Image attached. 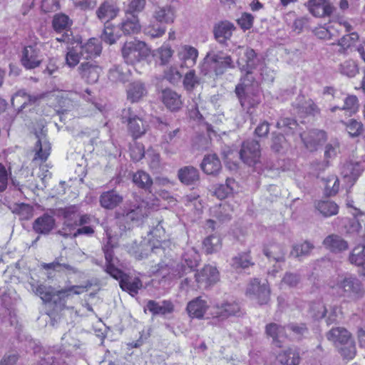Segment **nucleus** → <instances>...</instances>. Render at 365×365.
Segmentation results:
<instances>
[{"instance_id":"f257e3e1","label":"nucleus","mask_w":365,"mask_h":365,"mask_svg":"<svg viewBox=\"0 0 365 365\" xmlns=\"http://www.w3.org/2000/svg\"><path fill=\"white\" fill-rule=\"evenodd\" d=\"M332 293L351 300L361 299L365 294L362 282L354 275H339L328 283Z\"/></svg>"},{"instance_id":"f03ea898","label":"nucleus","mask_w":365,"mask_h":365,"mask_svg":"<svg viewBox=\"0 0 365 365\" xmlns=\"http://www.w3.org/2000/svg\"><path fill=\"white\" fill-rule=\"evenodd\" d=\"M31 288V291L37 296H39L44 302H49L53 300L56 302L54 298L57 297L59 299H65L71 295L80 294L88 290L91 287L92 284L88 282L85 285H73L68 288L63 289L61 290L55 292L53 288L41 284H36L34 282H29Z\"/></svg>"},{"instance_id":"7ed1b4c3","label":"nucleus","mask_w":365,"mask_h":365,"mask_svg":"<svg viewBox=\"0 0 365 365\" xmlns=\"http://www.w3.org/2000/svg\"><path fill=\"white\" fill-rule=\"evenodd\" d=\"M162 220H157L156 225L153 223L150 231L148 232L150 242L153 241V244L155 242L160 243L166 240L167 235L165 230L162 225ZM158 245H153L151 246L148 243L144 242L140 243L138 247H131L129 250V252L134 256L137 259H142L148 255L150 251H153L155 249H158Z\"/></svg>"},{"instance_id":"20e7f679","label":"nucleus","mask_w":365,"mask_h":365,"mask_svg":"<svg viewBox=\"0 0 365 365\" xmlns=\"http://www.w3.org/2000/svg\"><path fill=\"white\" fill-rule=\"evenodd\" d=\"M204 61L205 62L201 68L204 75L209 73L208 66L213 69L216 75L224 73L227 68H235L232 57L224 53L222 51H210L207 53Z\"/></svg>"},{"instance_id":"39448f33","label":"nucleus","mask_w":365,"mask_h":365,"mask_svg":"<svg viewBox=\"0 0 365 365\" xmlns=\"http://www.w3.org/2000/svg\"><path fill=\"white\" fill-rule=\"evenodd\" d=\"M121 52L125 63L132 65L144 61L150 53L145 43L140 41L125 42L122 47Z\"/></svg>"},{"instance_id":"423d86ee","label":"nucleus","mask_w":365,"mask_h":365,"mask_svg":"<svg viewBox=\"0 0 365 365\" xmlns=\"http://www.w3.org/2000/svg\"><path fill=\"white\" fill-rule=\"evenodd\" d=\"M150 212L148 202L145 200L136 201L133 204H126L123 209L115 212L118 220L126 222L139 221L146 217Z\"/></svg>"},{"instance_id":"0eeeda50","label":"nucleus","mask_w":365,"mask_h":365,"mask_svg":"<svg viewBox=\"0 0 365 365\" xmlns=\"http://www.w3.org/2000/svg\"><path fill=\"white\" fill-rule=\"evenodd\" d=\"M246 296L259 304H267L270 299L271 289L267 282H262L254 278L250 281L246 289Z\"/></svg>"},{"instance_id":"6e6552de","label":"nucleus","mask_w":365,"mask_h":365,"mask_svg":"<svg viewBox=\"0 0 365 365\" xmlns=\"http://www.w3.org/2000/svg\"><path fill=\"white\" fill-rule=\"evenodd\" d=\"M234 53L239 56L237 60L239 68L246 73V77L244 78L248 80L252 70L257 67L259 61L257 53L252 48L242 46L237 48Z\"/></svg>"},{"instance_id":"1a4fd4ad","label":"nucleus","mask_w":365,"mask_h":365,"mask_svg":"<svg viewBox=\"0 0 365 365\" xmlns=\"http://www.w3.org/2000/svg\"><path fill=\"white\" fill-rule=\"evenodd\" d=\"M242 82L235 88V93L239 98L240 104L244 109L249 110L259 105L261 98L258 91L251 93L250 82L251 79H241Z\"/></svg>"},{"instance_id":"9d476101","label":"nucleus","mask_w":365,"mask_h":365,"mask_svg":"<svg viewBox=\"0 0 365 365\" xmlns=\"http://www.w3.org/2000/svg\"><path fill=\"white\" fill-rule=\"evenodd\" d=\"M199 255L193 247L188 248L182 255V262L185 264H177L173 271V275L180 278L190 272L193 268L197 266Z\"/></svg>"},{"instance_id":"9b49d317","label":"nucleus","mask_w":365,"mask_h":365,"mask_svg":"<svg viewBox=\"0 0 365 365\" xmlns=\"http://www.w3.org/2000/svg\"><path fill=\"white\" fill-rule=\"evenodd\" d=\"M72 24L69 17L63 14H56L52 21V26L57 33H63L61 36L56 37V40L58 42L70 43L73 37L69 28Z\"/></svg>"},{"instance_id":"f8f14e48","label":"nucleus","mask_w":365,"mask_h":365,"mask_svg":"<svg viewBox=\"0 0 365 365\" xmlns=\"http://www.w3.org/2000/svg\"><path fill=\"white\" fill-rule=\"evenodd\" d=\"M62 348L60 350L61 356H83L86 354V345L79 340L71 337L69 334H65L61 339Z\"/></svg>"},{"instance_id":"ddd939ff","label":"nucleus","mask_w":365,"mask_h":365,"mask_svg":"<svg viewBox=\"0 0 365 365\" xmlns=\"http://www.w3.org/2000/svg\"><path fill=\"white\" fill-rule=\"evenodd\" d=\"M43 59L40 45L35 43L24 47L21 62L26 68L32 69L39 66Z\"/></svg>"},{"instance_id":"4468645a","label":"nucleus","mask_w":365,"mask_h":365,"mask_svg":"<svg viewBox=\"0 0 365 365\" xmlns=\"http://www.w3.org/2000/svg\"><path fill=\"white\" fill-rule=\"evenodd\" d=\"M242 160L248 165H254L259 162L261 156L260 145L255 140H247L243 143L240 151Z\"/></svg>"},{"instance_id":"2eb2a0df","label":"nucleus","mask_w":365,"mask_h":365,"mask_svg":"<svg viewBox=\"0 0 365 365\" xmlns=\"http://www.w3.org/2000/svg\"><path fill=\"white\" fill-rule=\"evenodd\" d=\"M302 140L307 150H317L327 140V134L322 130H311L300 134Z\"/></svg>"},{"instance_id":"dca6fc26","label":"nucleus","mask_w":365,"mask_h":365,"mask_svg":"<svg viewBox=\"0 0 365 365\" xmlns=\"http://www.w3.org/2000/svg\"><path fill=\"white\" fill-rule=\"evenodd\" d=\"M123 119L128 123V130L134 138L144 135L148 130V125L142 118L131 113L130 110H125Z\"/></svg>"},{"instance_id":"f3484780","label":"nucleus","mask_w":365,"mask_h":365,"mask_svg":"<svg viewBox=\"0 0 365 365\" xmlns=\"http://www.w3.org/2000/svg\"><path fill=\"white\" fill-rule=\"evenodd\" d=\"M305 6L311 14L318 18L330 16L334 9L329 0H308Z\"/></svg>"},{"instance_id":"a211bd4d","label":"nucleus","mask_w":365,"mask_h":365,"mask_svg":"<svg viewBox=\"0 0 365 365\" xmlns=\"http://www.w3.org/2000/svg\"><path fill=\"white\" fill-rule=\"evenodd\" d=\"M195 276L199 287L204 288L212 286L220 279L219 272L215 267L211 265L205 266Z\"/></svg>"},{"instance_id":"6ab92c4d","label":"nucleus","mask_w":365,"mask_h":365,"mask_svg":"<svg viewBox=\"0 0 365 365\" xmlns=\"http://www.w3.org/2000/svg\"><path fill=\"white\" fill-rule=\"evenodd\" d=\"M178 58L180 62V67L192 68L197 63L198 51L190 45H181L177 51Z\"/></svg>"},{"instance_id":"aec40b11","label":"nucleus","mask_w":365,"mask_h":365,"mask_svg":"<svg viewBox=\"0 0 365 365\" xmlns=\"http://www.w3.org/2000/svg\"><path fill=\"white\" fill-rule=\"evenodd\" d=\"M145 309L148 310L154 316L166 317L173 314L175 310V307L173 302L170 300L158 302L149 300L146 304Z\"/></svg>"},{"instance_id":"412c9836","label":"nucleus","mask_w":365,"mask_h":365,"mask_svg":"<svg viewBox=\"0 0 365 365\" xmlns=\"http://www.w3.org/2000/svg\"><path fill=\"white\" fill-rule=\"evenodd\" d=\"M81 77L88 83H96L99 78L101 68L95 62L82 63L78 68Z\"/></svg>"},{"instance_id":"4be33fe9","label":"nucleus","mask_w":365,"mask_h":365,"mask_svg":"<svg viewBox=\"0 0 365 365\" xmlns=\"http://www.w3.org/2000/svg\"><path fill=\"white\" fill-rule=\"evenodd\" d=\"M36 138L38 140L34 148L35 155L33 160L44 162L51 153V144L48 141L43 130H42L40 135H36Z\"/></svg>"},{"instance_id":"5701e85b","label":"nucleus","mask_w":365,"mask_h":365,"mask_svg":"<svg viewBox=\"0 0 365 365\" xmlns=\"http://www.w3.org/2000/svg\"><path fill=\"white\" fill-rule=\"evenodd\" d=\"M153 19L163 24H173L176 17L175 9L166 4L163 6H157L153 13Z\"/></svg>"},{"instance_id":"b1692460","label":"nucleus","mask_w":365,"mask_h":365,"mask_svg":"<svg viewBox=\"0 0 365 365\" xmlns=\"http://www.w3.org/2000/svg\"><path fill=\"white\" fill-rule=\"evenodd\" d=\"M55 219L48 214H43L37 217L33 222V230L40 235H48L54 228Z\"/></svg>"},{"instance_id":"393cba45","label":"nucleus","mask_w":365,"mask_h":365,"mask_svg":"<svg viewBox=\"0 0 365 365\" xmlns=\"http://www.w3.org/2000/svg\"><path fill=\"white\" fill-rule=\"evenodd\" d=\"M215 311L214 314L215 317H242L243 312L241 310L240 306L237 303H225L220 306H216L215 307Z\"/></svg>"},{"instance_id":"a878e982","label":"nucleus","mask_w":365,"mask_h":365,"mask_svg":"<svg viewBox=\"0 0 365 365\" xmlns=\"http://www.w3.org/2000/svg\"><path fill=\"white\" fill-rule=\"evenodd\" d=\"M266 334L272 339V344L279 348L282 346L287 337L285 327L275 323H270L266 326Z\"/></svg>"},{"instance_id":"bb28decb","label":"nucleus","mask_w":365,"mask_h":365,"mask_svg":"<svg viewBox=\"0 0 365 365\" xmlns=\"http://www.w3.org/2000/svg\"><path fill=\"white\" fill-rule=\"evenodd\" d=\"M119 26L125 35L137 34L141 29L139 19L136 14H125Z\"/></svg>"},{"instance_id":"cd10ccee","label":"nucleus","mask_w":365,"mask_h":365,"mask_svg":"<svg viewBox=\"0 0 365 365\" xmlns=\"http://www.w3.org/2000/svg\"><path fill=\"white\" fill-rule=\"evenodd\" d=\"M200 167L206 174L216 175L221 170L222 165L216 154H210L204 157Z\"/></svg>"},{"instance_id":"c85d7f7f","label":"nucleus","mask_w":365,"mask_h":365,"mask_svg":"<svg viewBox=\"0 0 365 365\" xmlns=\"http://www.w3.org/2000/svg\"><path fill=\"white\" fill-rule=\"evenodd\" d=\"M324 246L334 252H340L346 250L348 242L337 235H330L323 241Z\"/></svg>"},{"instance_id":"c756f323","label":"nucleus","mask_w":365,"mask_h":365,"mask_svg":"<svg viewBox=\"0 0 365 365\" xmlns=\"http://www.w3.org/2000/svg\"><path fill=\"white\" fill-rule=\"evenodd\" d=\"M180 181L187 185H194L200 179L197 169L193 166H185L178 172Z\"/></svg>"},{"instance_id":"7c9ffc66","label":"nucleus","mask_w":365,"mask_h":365,"mask_svg":"<svg viewBox=\"0 0 365 365\" xmlns=\"http://www.w3.org/2000/svg\"><path fill=\"white\" fill-rule=\"evenodd\" d=\"M81 54L83 58L88 59L98 56L101 52V46L97 38H90L85 44L79 45Z\"/></svg>"},{"instance_id":"2f4dec72","label":"nucleus","mask_w":365,"mask_h":365,"mask_svg":"<svg viewBox=\"0 0 365 365\" xmlns=\"http://www.w3.org/2000/svg\"><path fill=\"white\" fill-rule=\"evenodd\" d=\"M277 359L282 365H299L301 357L297 349L288 348L279 353Z\"/></svg>"},{"instance_id":"473e14b6","label":"nucleus","mask_w":365,"mask_h":365,"mask_svg":"<svg viewBox=\"0 0 365 365\" xmlns=\"http://www.w3.org/2000/svg\"><path fill=\"white\" fill-rule=\"evenodd\" d=\"M162 98L165 106L171 110H178L182 105L180 95L171 89L164 90Z\"/></svg>"},{"instance_id":"72a5a7b5","label":"nucleus","mask_w":365,"mask_h":365,"mask_svg":"<svg viewBox=\"0 0 365 365\" xmlns=\"http://www.w3.org/2000/svg\"><path fill=\"white\" fill-rule=\"evenodd\" d=\"M123 197L114 190L103 192L100 196L101 205L106 209L113 210L123 202Z\"/></svg>"},{"instance_id":"f704fd0d","label":"nucleus","mask_w":365,"mask_h":365,"mask_svg":"<svg viewBox=\"0 0 365 365\" xmlns=\"http://www.w3.org/2000/svg\"><path fill=\"white\" fill-rule=\"evenodd\" d=\"M146 94L147 89L141 81L133 82L127 88L128 99L132 103L138 102Z\"/></svg>"},{"instance_id":"c9c22d12","label":"nucleus","mask_w":365,"mask_h":365,"mask_svg":"<svg viewBox=\"0 0 365 365\" xmlns=\"http://www.w3.org/2000/svg\"><path fill=\"white\" fill-rule=\"evenodd\" d=\"M351 338V334L343 327L332 328L327 333V339L337 348Z\"/></svg>"},{"instance_id":"e433bc0d","label":"nucleus","mask_w":365,"mask_h":365,"mask_svg":"<svg viewBox=\"0 0 365 365\" xmlns=\"http://www.w3.org/2000/svg\"><path fill=\"white\" fill-rule=\"evenodd\" d=\"M207 308V302L200 297L192 300L187 304V311L192 318H202Z\"/></svg>"},{"instance_id":"4c0bfd02","label":"nucleus","mask_w":365,"mask_h":365,"mask_svg":"<svg viewBox=\"0 0 365 365\" xmlns=\"http://www.w3.org/2000/svg\"><path fill=\"white\" fill-rule=\"evenodd\" d=\"M119 284L123 291L128 292L132 296L136 294L143 287V283L139 278L131 277L128 275L124 277L121 282H119Z\"/></svg>"},{"instance_id":"58836bf2","label":"nucleus","mask_w":365,"mask_h":365,"mask_svg":"<svg viewBox=\"0 0 365 365\" xmlns=\"http://www.w3.org/2000/svg\"><path fill=\"white\" fill-rule=\"evenodd\" d=\"M298 103L295 104L299 113L316 115L319 114L320 109L311 99L305 100L304 96L298 98Z\"/></svg>"},{"instance_id":"ea45409f","label":"nucleus","mask_w":365,"mask_h":365,"mask_svg":"<svg viewBox=\"0 0 365 365\" xmlns=\"http://www.w3.org/2000/svg\"><path fill=\"white\" fill-rule=\"evenodd\" d=\"M314 246L309 241L297 243L293 245L290 255L299 260L310 255Z\"/></svg>"},{"instance_id":"a19ab883","label":"nucleus","mask_w":365,"mask_h":365,"mask_svg":"<svg viewBox=\"0 0 365 365\" xmlns=\"http://www.w3.org/2000/svg\"><path fill=\"white\" fill-rule=\"evenodd\" d=\"M338 71L342 76L353 78L359 73V68L356 61L349 58L338 65Z\"/></svg>"},{"instance_id":"79ce46f5","label":"nucleus","mask_w":365,"mask_h":365,"mask_svg":"<svg viewBox=\"0 0 365 365\" xmlns=\"http://www.w3.org/2000/svg\"><path fill=\"white\" fill-rule=\"evenodd\" d=\"M263 252L269 260L279 262L285 260V250L280 245L273 244L266 247L264 248Z\"/></svg>"},{"instance_id":"37998d69","label":"nucleus","mask_w":365,"mask_h":365,"mask_svg":"<svg viewBox=\"0 0 365 365\" xmlns=\"http://www.w3.org/2000/svg\"><path fill=\"white\" fill-rule=\"evenodd\" d=\"M234 26L229 22H222L215 28V37L218 42L224 43L232 34Z\"/></svg>"},{"instance_id":"c03bdc74","label":"nucleus","mask_w":365,"mask_h":365,"mask_svg":"<svg viewBox=\"0 0 365 365\" xmlns=\"http://www.w3.org/2000/svg\"><path fill=\"white\" fill-rule=\"evenodd\" d=\"M316 209L324 217L336 215L339 212V206L331 200H319L315 203Z\"/></svg>"},{"instance_id":"a18cd8bd","label":"nucleus","mask_w":365,"mask_h":365,"mask_svg":"<svg viewBox=\"0 0 365 365\" xmlns=\"http://www.w3.org/2000/svg\"><path fill=\"white\" fill-rule=\"evenodd\" d=\"M119 10L114 6L105 2L102 4L96 11V15L101 21L109 22L117 16Z\"/></svg>"},{"instance_id":"49530a36","label":"nucleus","mask_w":365,"mask_h":365,"mask_svg":"<svg viewBox=\"0 0 365 365\" xmlns=\"http://www.w3.org/2000/svg\"><path fill=\"white\" fill-rule=\"evenodd\" d=\"M166 31V28L163 24L155 21H150L148 24L145 25L143 32L146 36L152 38H160L163 36Z\"/></svg>"},{"instance_id":"de8ad7c7","label":"nucleus","mask_w":365,"mask_h":365,"mask_svg":"<svg viewBox=\"0 0 365 365\" xmlns=\"http://www.w3.org/2000/svg\"><path fill=\"white\" fill-rule=\"evenodd\" d=\"M348 260L350 264L357 267L365 264V246L359 245L349 253Z\"/></svg>"},{"instance_id":"09e8293b","label":"nucleus","mask_w":365,"mask_h":365,"mask_svg":"<svg viewBox=\"0 0 365 365\" xmlns=\"http://www.w3.org/2000/svg\"><path fill=\"white\" fill-rule=\"evenodd\" d=\"M133 182L140 188L149 189L153 185L150 175L143 170H138L133 175Z\"/></svg>"},{"instance_id":"8fccbe9b","label":"nucleus","mask_w":365,"mask_h":365,"mask_svg":"<svg viewBox=\"0 0 365 365\" xmlns=\"http://www.w3.org/2000/svg\"><path fill=\"white\" fill-rule=\"evenodd\" d=\"M235 185L236 182L234 179L227 178L225 184L219 185L216 187L215 195L220 200L225 199L234 191Z\"/></svg>"},{"instance_id":"3c124183","label":"nucleus","mask_w":365,"mask_h":365,"mask_svg":"<svg viewBox=\"0 0 365 365\" xmlns=\"http://www.w3.org/2000/svg\"><path fill=\"white\" fill-rule=\"evenodd\" d=\"M231 264L234 269H238L247 268L252 266L254 263L252 261L250 252H244L233 257Z\"/></svg>"},{"instance_id":"603ef678","label":"nucleus","mask_w":365,"mask_h":365,"mask_svg":"<svg viewBox=\"0 0 365 365\" xmlns=\"http://www.w3.org/2000/svg\"><path fill=\"white\" fill-rule=\"evenodd\" d=\"M341 356L347 360L352 359L356 353V345L354 340L351 338L346 342L336 348Z\"/></svg>"},{"instance_id":"864d4df0","label":"nucleus","mask_w":365,"mask_h":365,"mask_svg":"<svg viewBox=\"0 0 365 365\" xmlns=\"http://www.w3.org/2000/svg\"><path fill=\"white\" fill-rule=\"evenodd\" d=\"M117 28L109 22H106L104 26L103 31L101 34V39L109 43H114L116 40L120 37V34L116 31Z\"/></svg>"},{"instance_id":"5fc2aeb1","label":"nucleus","mask_w":365,"mask_h":365,"mask_svg":"<svg viewBox=\"0 0 365 365\" xmlns=\"http://www.w3.org/2000/svg\"><path fill=\"white\" fill-rule=\"evenodd\" d=\"M325 193L327 195H336L339 189V180L336 175H331L324 178Z\"/></svg>"},{"instance_id":"6e6d98bb","label":"nucleus","mask_w":365,"mask_h":365,"mask_svg":"<svg viewBox=\"0 0 365 365\" xmlns=\"http://www.w3.org/2000/svg\"><path fill=\"white\" fill-rule=\"evenodd\" d=\"M221 239L219 236L211 235L203 241V248L207 254L217 252L221 248Z\"/></svg>"},{"instance_id":"4d7b16f0","label":"nucleus","mask_w":365,"mask_h":365,"mask_svg":"<svg viewBox=\"0 0 365 365\" xmlns=\"http://www.w3.org/2000/svg\"><path fill=\"white\" fill-rule=\"evenodd\" d=\"M159 126L160 129L165 133L163 135V143L170 144L176 142L180 132L179 128L170 130L169 125L167 123H160Z\"/></svg>"},{"instance_id":"13d9d810","label":"nucleus","mask_w":365,"mask_h":365,"mask_svg":"<svg viewBox=\"0 0 365 365\" xmlns=\"http://www.w3.org/2000/svg\"><path fill=\"white\" fill-rule=\"evenodd\" d=\"M358 38L359 36L355 32L344 35L338 41L337 44L341 47L338 52L339 53H344L349 48L357 41Z\"/></svg>"},{"instance_id":"bf43d9fd","label":"nucleus","mask_w":365,"mask_h":365,"mask_svg":"<svg viewBox=\"0 0 365 365\" xmlns=\"http://www.w3.org/2000/svg\"><path fill=\"white\" fill-rule=\"evenodd\" d=\"M128 71L120 65H115L109 71L108 78L113 82H123L127 79Z\"/></svg>"},{"instance_id":"052dcab7","label":"nucleus","mask_w":365,"mask_h":365,"mask_svg":"<svg viewBox=\"0 0 365 365\" xmlns=\"http://www.w3.org/2000/svg\"><path fill=\"white\" fill-rule=\"evenodd\" d=\"M173 52L169 45H163L155 51V56L160 59L161 65H166L170 62Z\"/></svg>"},{"instance_id":"680f3d73","label":"nucleus","mask_w":365,"mask_h":365,"mask_svg":"<svg viewBox=\"0 0 365 365\" xmlns=\"http://www.w3.org/2000/svg\"><path fill=\"white\" fill-rule=\"evenodd\" d=\"M81 56L78 43L75 47L68 49L66 56V64L70 67L76 66L79 63Z\"/></svg>"},{"instance_id":"e2e57ef3","label":"nucleus","mask_w":365,"mask_h":365,"mask_svg":"<svg viewBox=\"0 0 365 365\" xmlns=\"http://www.w3.org/2000/svg\"><path fill=\"white\" fill-rule=\"evenodd\" d=\"M297 123L294 119L282 118L277 123V128L282 130L287 135L293 134L297 128Z\"/></svg>"},{"instance_id":"0e129e2a","label":"nucleus","mask_w":365,"mask_h":365,"mask_svg":"<svg viewBox=\"0 0 365 365\" xmlns=\"http://www.w3.org/2000/svg\"><path fill=\"white\" fill-rule=\"evenodd\" d=\"M145 5V0H128L125 14L138 15L144 10Z\"/></svg>"},{"instance_id":"69168bd1","label":"nucleus","mask_w":365,"mask_h":365,"mask_svg":"<svg viewBox=\"0 0 365 365\" xmlns=\"http://www.w3.org/2000/svg\"><path fill=\"white\" fill-rule=\"evenodd\" d=\"M287 145V143L283 135L272 133L271 149L274 152L280 153L286 148Z\"/></svg>"},{"instance_id":"338daca9","label":"nucleus","mask_w":365,"mask_h":365,"mask_svg":"<svg viewBox=\"0 0 365 365\" xmlns=\"http://www.w3.org/2000/svg\"><path fill=\"white\" fill-rule=\"evenodd\" d=\"M130 155L133 161H139L145 156V148L143 144L133 140L130 144Z\"/></svg>"},{"instance_id":"774afa93","label":"nucleus","mask_w":365,"mask_h":365,"mask_svg":"<svg viewBox=\"0 0 365 365\" xmlns=\"http://www.w3.org/2000/svg\"><path fill=\"white\" fill-rule=\"evenodd\" d=\"M311 317L314 319H322L326 316L327 309L324 304L321 302H314L309 308Z\"/></svg>"}]
</instances>
